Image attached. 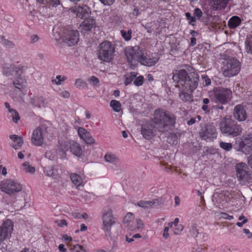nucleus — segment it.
I'll return each instance as SVG.
<instances>
[{
    "label": "nucleus",
    "mask_w": 252,
    "mask_h": 252,
    "mask_svg": "<svg viewBox=\"0 0 252 252\" xmlns=\"http://www.w3.org/2000/svg\"><path fill=\"white\" fill-rule=\"evenodd\" d=\"M172 79L178 83L179 98L184 102L193 101L192 93L198 85L199 76L193 73L188 75L185 69L176 70L173 73Z\"/></svg>",
    "instance_id": "1"
},
{
    "label": "nucleus",
    "mask_w": 252,
    "mask_h": 252,
    "mask_svg": "<svg viewBox=\"0 0 252 252\" xmlns=\"http://www.w3.org/2000/svg\"><path fill=\"white\" fill-rule=\"evenodd\" d=\"M175 120L173 114L161 108L155 110L151 119L160 132L169 130L175 124Z\"/></svg>",
    "instance_id": "2"
},
{
    "label": "nucleus",
    "mask_w": 252,
    "mask_h": 252,
    "mask_svg": "<svg viewBox=\"0 0 252 252\" xmlns=\"http://www.w3.org/2000/svg\"><path fill=\"white\" fill-rule=\"evenodd\" d=\"M220 128L221 133L232 137L238 136L242 132L241 125H239L230 116H226L222 119Z\"/></svg>",
    "instance_id": "3"
},
{
    "label": "nucleus",
    "mask_w": 252,
    "mask_h": 252,
    "mask_svg": "<svg viewBox=\"0 0 252 252\" xmlns=\"http://www.w3.org/2000/svg\"><path fill=\"white\" fill-rule=\"evenodd\" d=\"M61 29L54 28L53 30L55 40L59 41L62 39L63 42L69 46L75 45L79 40V32L77 30L67 31L65 35L63 36L60 32Z\"/></svg>",
    "instance_id": "4"
},
{
    "label": "nucleus",
    "mask_w": 252,
    "mask_h": 252,
    "mask_svg": "<svg viewBox=\"0 0 252 252\" xmlns=\"http://www.w3.org/2000/svg\"><path fill=\"white\" fill-rule=\"evenodd\" d=\"M115 47L110 42L105 41L100 43L97 50V57L101 61L109 63L114 57Z\"/></svg>",
    "instance_id": "5"
},
{
    "label": "nucleus",
    "mask_w": 252,
    "mask_h": 252,
    "mask_svg": "<svg viewBox=\"0 0 252 252\" xmlns=\"http://www.w3.org/2000/svg\"><path fill=\"white\" fill-rule=\"evenodd\" d=\"M232 93L230 89L223 87L217 88L214 90L212 96L213 99L216 102H219L221 104H226L231 99Z\"/></svg>",
    "instance_id": "6"
},
{
    "label": "nucleus",
    "mask_w": 252,
    "mask_h": 252,
    "mask_svg": "<svg viewBox=\"0 0 252 252\" xmlns=\"http://www.w3.org/2000/svg\"><path fill=\"white\" fill-rule=\"evenodd\" d=\"M234 148L238 152L249 154L252 151V135L245 134L238 138L235 141Z\"/></svg>",
    "instance_id": "7"
},
{
    "label": "nucleus",
    "mask_w": 252,
    "mask_h": 252,
    "mask_svg": "<svg viewBox=\"0 0 252 252\" xmlns=\"http://www.w3.org/2000/svg\"><path fill=\"white\" fill-rule=\"evenodd\" d=\"M240 70L239 61L233 58L226 60L222 67L223 75L226 77H231L236 75Z\"/></svg>",
    "instance_id": "8"
},
{
    "label": "nucleus",
    "mask_w": 252,
    "mask_h": 252,
    "mask_svg": "<svg viewBox=\"0 0 252 252\" xmlns=\"http://www.w3.org/2000/svg\"><path fill=\"white\" fill-rule=\"evenodd\" d=\"M22 188L21 184L11 179H6L0 183V190L10 195L21 191Z\"/></svg>",
    "instance_id": "9"
},
{
    "label": "nucleus",
    "mask_w": 252,
    "mask_h": 252,
    "mask_svg": "<svg viewBox=\"0 0 252 252\" xmlns=\"http://www.w3.org/2000/svg\"><path fill=\"white\" fill-rule=\"evenodd\" d=\"M112 213L113 210L109 206L104 207L101 211L102 229L108 234L110 232L112 226L115 223Z\"/></svg>",
    "instance_id": "10"
},
{
    "label": "nucleus",
    "mask_w": 252,
    "mask_h": 252,
    "mask_svg": "<svg viewBox=\"0 0 252 252\" xmlns=\"http://www.w3.org/2000/svg\"><path fill=\"white\" fill-rule=\"evenodd\" d=\"M198 133L201 139L205 140H211L217 137V130L213 124H201Z\"/></svg>",
    "instance_id": "11"
},
{
    "label": "nucleus",
    "mask_w": 252,
    "mask_h": 252,
    "mask_svg": "<svg viewBox=\"0 0 252 252\" xmlns=\"http://www.w3.org/2000/svg\"><path fill=\"white\" fill-rule=\"evenodd\" d=\"M142 51L138 46H129L127 48V61L130 67H135L142 55Z\"/></svg>",
    "instance_id": "12"
},
{
    "label": "nucleus",
    "mask_w": 252,
    "mask_h": 252,
    "mask_svg": "<svg viewBox=\"0 0 252 252\" xmlns=\"http://www.w3.org/2000/svg\"><path fill=\"white\" fill-rule=\"evenodd\" d=\"M157 132H158L157 126L151 121L142 125L141 132L146 139H152L157 134Z\"/></svg>",
    "instance_id": "13"
},
{
    "label": "nucleus",
    "mask_w": 252,
    "mask_h": 252,
    "mask_svg": "<svg viewBox=\"0 0 252 252\" xmlns=\"http://www.w3.org/2000/svg\"><path fill=\"white\" fill-rule=\"evenodd\" d=\"M13 229L12 221L10 220H6L0 227V239H6L10 237Z\"/></svg>",
    "instance_id": "14"
},
{
    "label": "nucleus",
    "mask_w": 252,
    "mask_h": 252,
    "mask_svg": "<svg viewBox=\"0 0 252 252\" xmlns=\"http://www.w3.org/2000/svg\"><path fill=\"white\" fill-rule=\"evenodd\" d=\"M69 10L81 19L87 18L90 13L89 7L86 5H76L70 8Z\"/></svg>",
    "instance_id": "15"
},
{
    "label": "nucleus",
    "mask_w": 252,
    "mask_h": 252,
    "mask_svg": "<svg viewBox=\"0 0 252 252\" xmlns=\"http://www.w3.org/2000/svg\"><path fill=\"white\" fill-rule=\"evenodd\" d=\"M236 170L237 178L239 180H248L249 178L248 167L246 164L240 163L236 165Z\"/></svg>",
    "instance_id": "16"
},
{
    "label": "nucleus",
    "mask_w": 252,
    "mask_h": 252,
    "mask_svg": "<svg viewBox=\"0 0 252 252\" xmlns=\"http://www.w3.org/2000/svg\"><path fill=\"white\" fill-rule=\"evenodd\" d=\"M246 107L243 104H238L234 108L233 116L239 121H245L247 117Z\"/></svg>",
    "instance_id": "17"
},
{
    "label": "nucleus",
    "mask_w": 252,
    "mask_h": 252,
    "mask_svg": "<svg viewBox=\"0 0 252 252\" xmlns=\"http://www.w3.org/2000/svg\"><path fill=\"white\" fill-rule=\"evenodd\" d=\"M43 130L41 127H37L33 131L31 138L32 142L35 146H41L44 143Z\"/></svg>",
    "instance_id": "18"
},
{
    "label": "nucleus",
    "mask_w": 252,
    "mask_h": 252,
    "mask_svg": "<svg viewBox=\"0 0 252 252\" xmlns=\"http://www.w3.org/2000/svg\"><path fill=\"white\" fill-rule=\"evenodd\" d=\"M159 59V58L158 55L155 56L153 55L151 56H145L143 52L142 57H141L138 62L144 65L152 66L158 62Z\"/></svg>",
    "instance_id": "19"
},
{
    "label": "nucleus",
    "mask_w": 252,
    "mask_h": 252,
    "mask_svg": "<svg viewBox=\"0 0 252 252\" xmlns=\"http://www.w3.org/2000/svg\"><path fill=\"white\" fill-rule=\"evenodd\" d=\"M78 133L80 138L83 139L86 144L91 145L95 143V140L91 133L83 127L78 128Z\"/></svg>",
    "instance_id": "20"
},
{
    "label": "nucleus",
    "mask_w": 252,
    "mask_h": 252,
    "mask_svg": "<svg viewBox=\"0 0 252 252\" xmlns=\"http://www.w3.org/2000/svg\"><path fill=\"white\" fill-rule=\"evenodd\" d=\"M95 23V21L93 19H87L85 20L80 24L79 29L81 32L85 34L91 30L94 26Z\"/></svg>",
    "instance_id": "21"
},
{
    "label": "nucleus",
    "mask_w": 252,
    "mask_h": 252,
    "mask_svg": "<svg viewBox=\"0 0 252 252\" xmlns=\"http://www.w3.org/2000/svg\"><path fill=\"white\" fill-rule=\"evenodd\" d=\"M31 103L33 105L40 108L45 107L48 104L46 98L42 96H34L31 98Z\"/></svg>",
    "instance_id": "22"
},
{
    "label": "nucleus",
    "mask_w": 252,
    "mask_h": 252,
    "mask_svg": "<svg viewBox=\"0 0 252 252\" xmlns=\"http://www.w3.org/2000/svg\"><path fill=\"white\" fill-rule=\"evenodd\" d=\"M212 199L214 205L220 207L225 200V194L223 192H216L212 196Z\"/></svg>",
    "instance_id": "23"
},
{
    "label": "nucleus",
    "mask_w": 252,
    "mask_h": 252,
    "mask_svg": "<svg viewBox=\"0 0 252 252\" xmlns=\"http://www.w3.org/2000/svg\"><path fill=\"white\" fill-rule=\"evenodd\" d=\"M71 143L69 141H62L59 142V146L58 148L59 154L63 155L70 149Z\"/></svg>",
    "instance_id": "24"
},
{
    "label": "nucleus",
    "mask_w": 252,
    "mask_h": 252,
    "mask_svg": "<svg viewBox=\"0 0 252 252\" xmlns=\"http://www.w3.org/2000/svg\"><path fill=\"white\" fill-rule=\"evenodd\" d=\"M144 223L140 219H136L132 224L129 223L127 224V228L131 231H136L142 229L144 227Z\"/></svg>",
    "instance_id": "25"
},
{
    "label": "nucleus",
    "mask_w": 252,
    "mask_h": 252,
    "mask_svg": "<svg viewBox=\"0 0 252 252\" xmlns=\"http://www.w3.org/2000/svg\"><path fill=\"white\" fill-rule=\"evenodd\" d=\"M13 85L16 88L22 91L26 87L27 81L23 77L18 76L13 81Z\"/></svg>",
    "instance_id": "26"
},
{
    "label": "nucleus",
    "mask_w": 252,
    "mask_h": 252,
    "mask_svg": "<svg viewBox=\"0 0 252 252\" xmlns=\"http://www.w3.org/2000/svg\"><path fill=\"white\" fill-rule=\"evenodd\" d=\"M242 22L241 18L237 16H232L228 22V26L230 29H235L239 26Z\"/></svg>",
    "instance_id": "27"
},
{
    "label": "nucleus",
    "mask_w": 252,
    "mask_h": 252,
    "mask_svg": "<svg viewBox=\"0 0 252 252\" xmlns=\"http://www.w3.org/2000/svg\"><path fill=\"white\" fill-rule=\"evenodd\" d=\"M229 0H213L212 6L214 10H217L225 7Z\"/></svg>",
    "instance_id": "28"
},
{
    "label": "nucleus",
    "mask_w": 252,
    "mask_h": 252,
    "mask_svg": "<svg viewBox=\"0 0 252 252\" xmlns=\"http://www.w3.org/2000/svg\"><path fill=\"white\" fill-rule=\"evenodd\" d=\"M10 138L16 144L12 145V147L15 150L19 149L23 144V140L22 137L14 134L10 136Z\"/></svg>",
    "instance_id": "29"
},
{
    "label": "nucleus",
    "mask_w": 252,
    "mask_h": 252,
    "mask_svg": "<svg viewBox=\"0 0 252 252\" xmlns=\"http://www.w3.org/2000/svg\"><path fill=\"white\" fill-rule=\"evenodd\" d=\"M71 152L75 156L80 157L82 154V150L80 145L77 143L73 142L71 143L70 147Z\"/></svg>",
    "instance_id": "30"
},
{
    "label": "nucleus",
    "mask_w": 252,
    "mask_h": 252,
    "mask_svg": "<svg viewBox=\"0 0 252 252\" xmlns=\"http://www.w3.org/2000/svg\"><path fill=\"white\" fill-rule=\"evenodd\" d=\"M44 172L47 176L54 178H57L59 175L58 169L51 166L44 168Z\"/></svg>",
    "instance_id": "31"
},
{
    "label": "nucleus",
    "mask_w": 252,
    "mask_h": 252,
    "mask_svg": "<svg viewBox=\"0 0 252 252\" xmlns=\"http://www.w3.org/2000/svg\"><path fill=\"white\" fill-rule=\"evenodd\" d=\"M70 177L72 183L76 186L77 188H78L80 186L83 187L84 186L82 179L79 175L76 173H71Z\"/></svg>",
    "instance_id": "32"
},
{
    "label": "nucleus",
    "mask_w": 252,
    "mask_h": 252,
    "mask_svg": "<svg viewBox=\"0 0 252 252\" xmlns=\"http://www.w3.org/2000/svg\"><path fill=\"white\" fill-rule=\"evenodd\" d=\"M157 203H158V199H155L152 201L141 200L137 203V205L143 208H148Z\"/></svg>",
    "instance_id": "33"
},
{
    "label": "nucleus",
    "mask_w": 252,
    "mask_h": 252,
    "mask_svg": "<svg viewBox=\"0 0 252 252\" xmlns=\"http://www.w3.org/2000/svg\"><path fill=\"white\" fill-rule=\"evenodd\" d=\"M10 69L12 71V74H17L18 76H22L21 74L25 70V67L22 64H18L17 65H10Z\"/></svg>",
    "instance_id": "34"
},
{
    "label": "nucleus",
    "mask_w": 252,
    "mask_h": 252,
    "mask_svg": "<svg viewBox=\"0 0 252 252\" xmlns=\"http://www.w3.org/2000/svg\"><path fill=\"white\" fill-rule=\"evenodd\" d=\"M203 105L201 106V109L206 114H209L211 110L212 106L210 101L208 98H204L202 99Z\"/></svg>",
    "instance_id": "35"
},
{
    "label": "nucleus",
    "mask_w": 252,
    "mask_h": 252,
    "mask_svg": "<svg viewBox=\"0 0 252 252\" xmlns=\"http://www.w3.org/2000/svg\"><path fill=\"white\" fill-rule=\"evenodd\" d=\"M110 106L114 111L119 112L122 110V105L121 103L116 100H112L110 102Z\"/></svg>",
    "instance_id": "36"
},
{
    "label": "nucleus",
    "mask_w": 252,
    "mask_h": 252,
    "mask_svg": "<svg viewBox=\"0 0 252 252\" xmlns=\"http://www.w3.org/2000/svg\"><path fill=\"white\" fill-rule=\"evenodd\" d=\"M104 158L107 162L112 163H116L118 160L115 155L109 153L106 154Z\"/></svg>",
    "instance_id": "37"
},
{
    "label": "nucleus",
    "mask_w": 252,
    "mask_h": 252,
    "mask_svg": "<svg viewBox=\"0 0 252 252\" xmlns=\"http://www.w3.org/2000/svg\"><path fill=\"white\" fill-rule=\"evenodd\" d=\"M23 170L26 172L30 173H33L35 172V168L31 166L29 162H25L22 164Z\"/></svg>",
    "instance_id": "38"
},
{
    "label": "nucleus",
    "mask_w": 252,
    "mask_h": 252,
    "mask_svg": "<svg viewBox=\"0 0 252 252\" xmlns=\"http://www.w3.org/2000/svg\"><path fill=\"white\" fill-rule=\"evenodd\" d=\"M74 85L77 88H83L86 89L88 88L87 84L82 79L80 78H78L75 80Z\"/></svg>",
    "instance_id": "39"
},
{
    "label": "nucleus",
    "mask_w": 252,
    "mask_h": 252,
    "mask_svg": "<svg viewBox=\"0 0 252 252\" xmlns=\"http://www.w3.org/2000/svg\"><path fill=\"white\" fill-rule=\"evenodd\" d=\"M220 146L221 148L226 151H229L232 148V144L231 143H226L221 141L220 143Z\"/></svg>",
    "instance_id": "40"
},
{
    "label": "nucleus",
    "mask_w": 252,
    "mask_h": 252,
    "mask_svg": "<svg viewBox=\"0 0 252 252\" xmlns=\"http://www.w3.org/2000/svg\"><path fill=\"white\" fill-rule=\"evenodd\" d=\"M71 252H87L83 246L77 244L70 249Z\"/></svg>",
    "instance_id": "41"
},
{
    "label": "nucleus",
    "mask_w": 252,
    "mask_h": 252,
    "mask_svg": "<svg viewBox=\"0 0 252 252\" xmlns=\"http://www.w3.org/2000/svg\"><path fill=\"white\" fill-rule=\"evenodd\" d=\"M189 233L192 237H196L198 234V229H197V225L193 224L189 228Z\"/></svg>",
    "instance_id": "42"
},
{
    "label": "nucleus",
    "mask_w": 252,
    "mask_h": 252,
    "mask_svg": "<svg viewBox=\"0 0 252 252\" xmlns=\"http://www.w3.org/2000/svg\"><path fill=\"white\" fill-rule=\"evenodd\" d=\"M11 112H10V113H11V117L12 118V120L14 123H17V122L20 120V117L19 115V113L18 112L15 110L13 109V110H10Z\"/></svg>",
    "instance_id": "43"
},
{
    "label": "nucleus",
    "mask_w": 252,
    "mask_h": 252,
    "mask_svg": "<svg viewBox=\"0 0 252 252\" xmlns=\"http://www.w3.org/2000/svg\"><path fill=\"white\" fill-rule=\"evenodd\" d=\"M185 16L187 19L189 20V25L192 26H194L196 22V18L194 16H192L191 14L189 12H186L185 13Z\"/></svg>",
    "instance_id": "44"
},
{
    "label": "nucleus",
    "mask_w": 252,
    "mask_h": 252,
    "mask_svg": "<svg viewBox=\"0 0 252 252\" xmlns=\"http://www.w3.org/2000/svg\"><path fill=\"white\" fill-rule=\"evenodd\" d=\"M37 1L43 4H49L52 5H57L59 3L58 0H37Z\"/></svg>",
    "instance_id": "45"
},
{
    "label": "nucleus",
    "mask_w": 252,
    "mask_h": 252,
    "mask_svg": "<svg viewBox=\"0 0 252 252\" xmlns=\"http://www.w3.org/2000/svg\"><path fill=\"white\" fill-rule=\"evenodd\" d=\"M144 80V77L142 76H139L134 79L133 84L136 86H141L143 84Z\"/></svg>",
    "instance_id": "46"
},
{
    "label": "nucleus",
    "mask_w": 252,
    "mask_h": 252,
    "mask_svg": "<svg viewBox=\"0 0 252 252\" xmlns=\"http://www.w3.org/2000/svg\"><path fill=\"white\" fill-rule=\"evenodd\" d=\"M2 43L6 47L8 48H13L15 47V44L12 41L6 39H2Z\"/></svg>",
    "instance_id": "47"
},
{
    "label": "nucleus",
    "mask_w": 252,
    "mask_h": 252,
    "mask_svg": "<svg viewBox=\"0 0 252 252\" xmlns=\"http://www.w3.org/2000/svg\"><path fill=\"white\" fill-rule=\"evenodd\" d=\"M246 50L248 54H252V41L251 39L246 41Z\"/></svg>",
    "instance_id": "48"
},
{
    "label": "nucleus",
    "mask_w": 252,
    "mask_h": 252,
    "mask_svg": "<svg viewBox=\"0 0 252 252\" xmlns=\"http://www.w3.org/2000/svg\"><path fill=\"white\" fill-rule=\"evenodd\" d=\"M203 15L202 11L199 8H195L193 11L194 17L196 19H200Z\"/></svg>",
    "instance_id": "49"
},
{
    "label": "nucleus",
    "mask_w": 252,
    "mask_h": 252,
    "mask_svg": "<svg viewBox=\"0 0 252 252\" xmlns=\"http://www.w3.org/2000/svg\"><path fill=\"white\" fill-rule=\"evenodd\" d=\"M134 216L133 213H127V224L130 223L132 224L133 222L135 221Z\"/></svg>",
    "instance_id": "50"
},
{
    "label": "nucleus",
    "mask_w": 252,
    "mask_h": 252,
    "mask_svg": "<svg viewBox=\"0 0 252 252\" xmlns=\"http://www.w3.org/2000/svg\"><path fill=\"white\" fill-rule=\"evenodd\" d=\"M171 140H172V144H175L177 143V136L176 134H171L167 138V141L169 143H171Z\"/></svg>",
    "instance_id": "51"
},
{
    "label": "nucleus",
    "mask_w": 252,
    "mask_h": 252,
    "mask_svg": "<svg viewBox=\"0 0 252 252\" xmlns=\"http://www.w3.org/2000/svg\"><path fill=\"white\" fill-rule=\"evenodd\" d=\"M88 81L93 84L94 86H97L99 83V79L95 76H92L89 79Z\"/></svg>",
    "instance_id": "52"
},
{
    "label": "nucleus",
    "mask_w": 252,
    "mask_h": 252,
    "mask_svg": "<svg viewBox=\"0 0 252 252\" xmlns=\"http://www.w3.org/2000/svg\"><path fill=\"white\" fill-rule=\"evenodd\" d=\"M177 227L176 228V229H175L174 231V233L175 234H176V235H178V234H180V233L182 232V231L184 229V226L182 224H179L177 226H176Z\"/></svg>",
    "instance_id": "53"
},
{
    "label": "nucleus",
    "mask_w": 252,
    "mask_h": 252,
    "mask_svg": "<svg viewBox=\"0 0 252 252\" xmlns=\"http://www.w3.org/2000/svg\"><path fill=\"white\" fill-rule=\"evenodd\" d=\"M70 95V93L67 91H63L60 93V96L64 98H68Z\"/></svg>",
    "instance_id": "54"
},
{
    "label": "nucleus",
    "mask_w": 252,
    "mask_h": 252,
    "mask_svg": "<svg viewBox=\"0 0 252 252\" xmlns=\"http://www.w3.org/2000/svg\"><path fill=\"white\" fill-rule=\"evenodd\" d=\"M137 73L135 72H132L130 73L129 78H127V85L130 83V82L136 78Z\"/></svg>",
    "instance_id": "55"
},
{
    "label": "nucleus",
    "mask_w": 252,
    "mask_h": 252,
    "mask_svg": "<svg viewBox=\"0 0 252 252\" xmlns=\"http://www.w3.org/2000/svg\"><path fill=\"white\" fill-rule=\"evenodd\" d=\"M5 239H0V249L2 251H5L7 249V245L5 244L4 241Z\"/></svg>",
    "instance_id": "56"
},
{
    "label": "nucleus",
    "mask_w": 252,
    "mask_h": 252,
    "mask_svg": "<svg viewBox=\"0 0 252 252\" xmlns=\"http://www.w3.org/2000/svg\"><path fill=\"white\" fill-rule=\"evenodd\" d=\"M168 231H169L168 227H164L163 232L162 233V236H163V238L165 239H168L169 236Z\"/></svg>",
    "instance_id": "57"
},
{
    "label": "nucleus",
    "mask_w": 252,
    "mask_h": 252,
    "mask_svg": "<svg viewBox=\"0 0 252 252\" xmlns=\"http://www.w3.org/2000/svg\"><path fill=\"white\" fill-rule=\"evenodd\" d=\"M39 39V37L36 34H33L31 36V42L32 43H35L37 42Z\"/></svg>",
    "instance_id": "58"
},
{
    "label": "nucleus",
    "mask_w": 252,
    "mask_h": 252,
    "mask_svg": "<svg viewBox=\"0 0 252 252\" xmlns=\"http://www.w3.org/2000/svg\"><path fill=\"white\" fill-rule=\"evenodd\" d=\"M202 78L204 80L206 86H208L211 84V81L207 75H205L204 76H202Z\"/></svg>",
    "instance_id": "59"
},
{
    "label": "nucleus",
    "mask_w": 252,
    "mask_h": 252,
    "mask_svg": "<svg viewBox=\"0 0 252 252\" xmlns=\"http://www.w3.org/2000/svg\"><path fill=\"white\" fill-rule=\"evenodd\" d=\"M221 215L222 218L228 220H231L233 219V217L232 216H229L225 213H222Z\"/></svg>",
    "instance_id": "60"
},
{
    "label": "nucleus",
    "mask_w": 252,
    "mask_h": 252,
    "mask_svg": "<svg viewBox=\"0 0 252 252\" xmlns=\"http://www.w3.org/2000/svg\"><path fill=\"white\" fill-rule=\"evenodd\" d=\"M104 5H110L112 4L115 0H99Z\"/></svg>",
    "instance_id": "61"
},
{
    "label": "nucleus",
    "mask_w": 252,
    "mask_h": 252,
    "mask_svg": "<svg viewBox=\"0 0 252 252\" xmlns=\"http://www.w3.org/2000/svg\"><path fill=\"white\" fill-rule=\"evenodd\" d=\"M243 231L244 233L247 235L248 238H251L252 237V233L250 232L248 229L245 228L243 229Z\"/></svg>",
    "instance_id": "62"
},
{
    "label": "nucleus",
    "mask_w": 252,
    "mask_h": 252,
    "mask_svg": "<svg viewBox=\"0 0 252 252\" xmlns=\"http://www.w3.org/2000/svg\"><path fill=\"white\" fill-rule=\"evenodd\" d=\"M248 222V219H244L242 222H238L236 225L239 227H242L244 224Z\"/></svg>",
    "instance_id": "63"
},
{
    "label": "nucleus",
    "mask_w": 252,
    "mask_h": 252,
    "mask_svg": "<svg viewBox=\"0 0 252 252\" xmlns=\"http://www.w3.org/2000/svg\"><path fill=\"white\" fill-rule=\"evenodd\" d=\"M67 223L65 220H62L60 223H58V226L63 227V226H67Z\"/></svg>",
    "instance_id": "64"
}]
</instances>
